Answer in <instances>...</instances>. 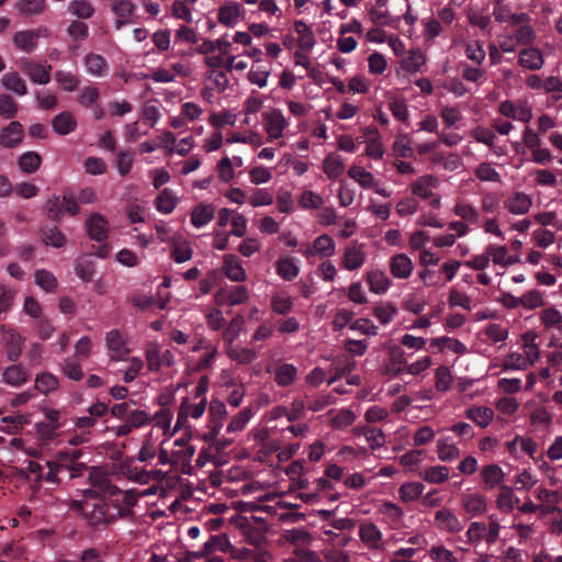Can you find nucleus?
Listing matches in <instances>:
<instances>
[{
	"instance_id": "obj_6",
	"label": "nucleus",
	"mask_w": 562,
	"mask_h": 562,
	"mask_svg": "<svg viewBox=\"0 0 562 562\" xmlns=\"http://www.w3.org/2000/svg\"><path fill=\"white\" fill-rule=\"evenodd\" d=\"M2 340L5 346V355L9 361L15 362L22 355L25 338L15 329L9 328L4 331Z\"/></svg>"
},
{
	"instance_id": "obj_29",
	"label": "nucleus",
	"mask_w": 562,
	"mask_h": 562,
	"mask_svg": "<svg viewBox=\"0 0 562 562\" xmlns=\"http://www.w3.org/2000/svg\"><path fill=\"white\" fill-rule=\"evenodd\" d=\"M59 386V380L50 372H43L35 378V390L42 394H49Z\"/></svg>"
},
{
	"instance_id": "obj_41",
	"label": "nucleus",
	"mask_w": 562,
	"mask_h": 562,
	"mask_svg": "<svg viewBox=\"0 0 562 562\" xmlns=\"http://www.w3.org/2000/svg\"><path fill=\"white\" fill-rule=\"evenodd\" d=\"M214 217V209L212 205L200 204L191 214V223L195 227H202L210 223Z\"/></svg>"
},
{
	"instance_id": "obj_39",
	"label": "nucleus",
	"mask_w": 562,
	"mask_h": 562,
	"mask_svg": "<svg viewBox=\"0 0 562 562\" xmlns=\"http://www.w3.org/2000/svg\"><path fill=\"white\" fill-rule=\"evenodd\" d=\"M300 272L294 259L286 257L277 261V273L284 280L291 281L297 277Z\"/></svg>"
},
{
	"instance_id": "obj_18",
	"label": "nucleus",
	"mask_w": 562,
	"mask_h": 562,
	"mask_svg": "<svg viewBox=\"0 0 562 562\" xmlns=\"http://www.w3.org/2000/svg\"><path fill=\"white\" fill-rule=\"evenodd\" d=\"M461 504L464 510L472 517L480 516L487 509L485 498L477 493L462 495Z\"/></svg>"
},
{
	"instance_id": "obj_33",
	"label": "nucleus",
	"mask_w": 562,
	"mask_h": 562,
	"mask_svg": "<svg viewBox=\"0 0 562 562\" xmlns=\"http://www.w3.org/2000/svg\"><path fill=\"white\" fill-rule=\"evenodd\" d=\"M42 164V157L36 151H26L19 157L18 166L24 173H34Z\"/></svg>"
},
{
	"instance_id": "obj_7",
	"label": "nucleus",
	"mask_w": 562,
	"mask_h": 562,
	"mask_svg": "<svg viewBox=\"0 0 562 562\" xmlns=\"http://www.w3.org/2000/svg\"><path fill=\"white\" fill-rule=\"evenodd\" d=\"M215 551L225 553L234 551V547L232 546L226 535L211 536L210 539L203 544L202 550L194 553V557L203 558L213 554Z\"/></svg>"
},
{
	"instance_id": "obj_64",
	"label": "nucleus",
	"mask_w": 562,
	"mask_h": 562,
	"mask_svg": "<svg viewBox=\"0 0 562 562\" xmlns=\"http://www.w3.org/2000/svg\"><path fill=\"white\" fill-rule=\"evenodd\" d=\"M431 560L436 562H457L453 553L443 546L432 547L429 551Z\"/></svg>"
},
{
	"instance_id": "obj_5",
	"label": "nucleus",
	"mask_w": 562,
	"mask_h": 562,
	"mask_svg": "<svg viewBox=\"0 0 562 562\" xmlns=\"http://www.w3.org/2000/svg\"><path fill=\"white\" fill-rule=\"evenodd\" d=\"M46 29H36V30H27V31H19L13 36V43L18 48L25 53H32L36 46L37 41L41 36L46 35Z\"/></svg>"
},
{
	"instance_id": "obj_42",
	"label": "nucleus",
	"mask_w": 562,
	"mask_h": 562,
	"mask_svg": "<svg viewBox=\"0 0 562 562\" xmlns=\"http://www.w3.org/2000/svg\"><path fill=\"white\" fill-rule=\"evenodd\" d=\"M424 484L419 482H407L400 487L401 499L405 503L416 501L424 492Z\"/></svg>"
},
{
	"instance_id": "obj_20",
	"label": "nucleus",
	"mask_w": 562,
	"mask_h": 562,
	"mask_svg": "<svg viewBox=\"0 0 562 562\" xmlns=\"http://www.w3.org/2000/svg\"><path fill=\"white\" fill-rule=\"evenodd\" d=\"M193 250L188 240L181 237L172 238L170 257L177 263L189 261L192 258Z\"/></svg>"
},
{
	"instance_id": "obj_32",
	"label": "nucleus",
	"mask_w": 562,
	"mask_h": 562,
	"mask_svg": "<svg viewBox=\"0 0 562 562\" xmlns=\"http://www.w3.org/2000/svg\"><path fill=\"white\" fill-rule=\"evenodd\" d=\"M297 375L296 368L291 363H283L278 367L274 374V381L279 386L291 385Z\"/></svg>"
},
{
	"instance_id": "obj_14",
	"label": "nucleus",
	"mask_w": 562,
	"mask_h": 562,
	"mask_svg": "<svg viewBox=\"0 0 562 562\" xmlns=\"http://www.w3.org/2000/svg\"><path fill=\"white\" fill-rule=\"evenodd\" d=\"M243 12L244 8L240 3L228 1L218 9L217 19L220 23L226 26H234Z\"/></svg>"
},
{
	"instance_id": "obj_24",
	"label": "nucleus",
	"mask_w": 562,
	"mask_h": 562,
	"mask_svg": "<svg viewBox=\"0 0 562 562\" xmlns=\"http://www.w3.org/2000/svg\"><path fill=\"white\" fill-rule=\"evenodd\" d=\"M83 64L87 72H89L92 76L102 77L106 75L108 63L104 59V57H102L99 54L89 53L85 57Z\"/></svg>"
},
{
	"instance_id": "obj_1",
	"label": "nucleus",
	"mask_w": 562,
	"mask_h": 562,
	"mask_svg": "<svg viewBox=\"0 0 562 562\" xmlns=\"http://www.w3.org/2000/svg\"><path fill=\"white\" fill-rule=\"evenodd\" d=\"M89 481L104 495L93 501H74L72 508L82 513L90 527L103 529L119 518L125 519L133 516L132 508L137 503V495L133 491L122 492L104 475L95 473L94 469L89 472Z\"/></svg>"
},
{
	"instance_id": "obj_35",
	"label": "nucleus",
	"mask_w": 562,
	"mask_h": 562,
	"mask_svg": "<svg viewBox=\"0 0 562 562\" xmlns=\"http://www.w3.org/2000/svg\"><path fill=\"white\" fill-rule=\"evenodd\" d=\"M323 169L329 179L335 180L344 172L342 159L336 154H329L324 159Z\"/></svg>"
},
{
	"instance_id": "obj_4",
	"label": "nucleus",
	"mask_w": 562,
	"mask_h": 562,
	"mask_svg": "<svg viewBox=\"0 0 562 562\" xmlns=\"http://www.w3.org/2000/svg\"><path fill=\"white\" fill-rule=\"evenodd\" d=\"M86 229L90 239L103 243L109 237V221L100 213H93L86 221Z\"/></svg>"
},
{
	"instance_id": "obj_23",
	"label": "nucleus",
	"mask_w": 562,
	"mask_h": 562,
	"mask_svg": "<svg viewBox=\"0 0 562 562\" xmlns=\"http://www.w3.org/2000/svg\"><path fill=\"white\" fill-rule=\"evenodd\" d=\"M224 270L226 277L232 281L241 282L246 279V272L235 255L224 257Z\"/></svg>"
},
{
	"instance_id": "obj_2",
	"label": "nucleus",
	"mask_w": 562,
	"mask_h": 562,
	"mask_svg": "<svg viewBox=\"0 0 562 562\" xmlns=\"http://www.w3.org/2000/svg\"><path fill=\"white\" fill-rule=\"evenodd\" d=\"M20 69L37 85H47L50 81L52 65L40 64L32 59L22 58L19 64Z\"/></svg>"
},
{
	"instance_id": "obj_13",
	"label": "nucleus",
	"mask_w": 562,
	"mask_h": 562,
	"mask_svg": "<svg viewBox=\"0 0 562 562\" xmlns=\"http://www.w3.org/2000/svg\"><path fill=\"white\" fill-rule=\"evenodd\" d=\"M82 457V450L69 449L56 452L53 460L57 464L56 467L63 472L67 479L70 473V469L75 467L76 460Z\"/></svg>"
},
{
	"instance_id": "obj_56",
	"label": "nucleus",
	"mask_w": 562,
	"mask_h": 562,
	"mask_svg": "<svg viewBox=\"0 0 562 562\" xmlns=\"http://www.w3.org/2000/svg\"><path fill=\"white\" fill-rule=\"evenodd\" d=\"M362 434L369 442L371 449L381 448L385 442L384 434L379 428L367 426L362 428Z\"/></svg>"
},
{
	"instance_id": "obj_21",
	"label": "nucleus",
	"mask_w": 562,
	"mask_h": 562,
	"mask_svg": "<svg viewBox=\"0 0 562 562\" xmlns=\"http://www.w3.org/2000/svg\"><path fill=\"white\" fill-rule=\"evenodd\" d=\"M248 299V290L244 285L233 286L229 291L220 290L216 293L218 302L226 300L231 306L241 304Z\"/></svg>"
},
{
	"instance_id": "obj_46",
	"label": "nucleus",
	"mask_w": 562,
	"mask_h": 562,
	"mask_svg": "<svg viewBox=\"0 0 562 562\" xmlns=\"http://www.w3.org/2000/svg\"><path fill=\"white\" fill-rule=\"evenodd\" d=\"M313 247L315 249V252L317 255H321L322 257H330L335 254V241L327 234L318 236L314 240Z\"/></svg>"
},
{
	"instance_id": "obj_48",
	"label": "nucleus",
	"mask_w": 562,
	"mask_h": 562,
	"mask_svg": "<svg viewBox=\"0 0 562 562\" xmlns=\"http://www.w3.org/2000/svg\"><path fill=\"white\" fill-rule=\"evenodd\" d=\"M363 252L357 247H348L345 250L344 266L348 270L358 269L363 263Z\"/></svg>"
},
{
	"instance_id": "obj_44",
	"label": "nucleus",
	"mask_w": 562,
	"mask_h": 562,
	"mask_svg": "<svg viewBox=\"0 0 562 562\" xmlns=\"http://www.w3.org/2000/svg\"><path fill=\"white\" fill-rule=\"evenodd\" d=\"M389 358H390L389 371L392 372L394 375L401 374L406 367L404 351L400 347L395 346V347L391 348V350L389 352Z\"/></svg>"
},
{
	"instance_id": "obj_3",
	"label": "nucleus",
	"mask_w": 562,
	"mask_h": 562,
	"mask_svg": "<svg viewBox=\"0 0 562 562\" xmlns=\"http://www.w3.org/2000/svg\"><path fill=\"white\" fill-rule=\"evenodd\" d=\"M23 139L24 127L19 121H11L0 130V146L3 148H16Z\"/></svg>"
},
{
	"instance_id": "obj_54",
	"label": "nucleus",
	"mask_w": 562,
	"mask_h": 562,
	"mask_svg": "<svg viewBox=\"0 0 562 562\" xmlns=\"http://www.w3.org/2000/svg\"><path fill=\"white\" fill-rule=\"evenodd\" d=\"M35 282L47 292H53L57 288V280L54 274L45 269L35 272Z\"/></svg>"
},
{
	"instance_id": "obj_60",
	"label": "nucleus",
	"mask_w": 562,
	"mask_h": 562,
	"mask_svg": "<svg viewBox=\"0 0 562 562\" xmlns=\"http://www.w3.org/2000/svg\"><path fill=\"white\" fill-rule=\"evenodd\" d=\"M299 204L302 209L318 210L323 205V199L317 193L307 190L302 193Z\"/></svg>"
},
{
	"instance_id": "obj_63",
	"label": "nucleus",
	"mask_w": 562,
	"mask_h": 562,
	"mask_svg": "<svg viewBox=\"0 0 562 562\" xmlns=\"http://www.w3.org/2000/svg\"><path fill=\"white\" fill-rule=\"evenodd\" d=\"M541 322L544 327L550 328L562 324V314L555 307H549L541 312Z\"/></svg>"
},
{
	"instance_id": "obj_59",
	"label": "nucleus",
	"mask_w": 562,
	"mask_h": 562,
	"mask_svg": "<svg viewBox=\"0 0 562 562\" xmlns=\"http://www.w3.org/2000/svg\"><path fill=\"white\" fill-rule=\"evenodd\" d=\"M67 34L74 41H85L89 36V27L85 22L75 20L68 25Z\"/></svg>"
},
{
	"instance_id": "obj_26",
	"label": "nucleus",
	"mask_w": 562,
	"mask_h": 562,
	"mask_svg": "<svg viewBox=\"0 0 562 562\" xmlns=\"http://www.w3.org/2000/svg\"><path fill=\"white\" fill-rule=\"evenodd\" d=\"M367 280L370 286V291L382 294L390 288L391 281L384 271L373 270L368 272Z\"/></svg>"
},
{
	"instance_id": "obj_22",
	"label": "nucleus",
	"mask_w": 562,
	"mask_h": 562,
	"mask_svg": "<svg viewBox=\"0 0 562 562\" xmlns=\"http://www.w3.org/2000/svg\"><path fill=\"white\" fill-rule=\"evenodd\" d=\"M41 238L46 246L60 248L66 244V236L55 225H44L41 228Z\"/></svg>"
},
{
	"instance_id": "obj_53",
	"label": "nucleus",
	"mask_w": 562,
	"mask_h": 562,
	"mask_svg": "<svg viewBox=\"0 0 562 562\" xmlns=\"http://www.w3.org/2000/svg\"><path fill=\"white\" fill-rule=\"evenodd\" d=\"M18 111V103L11 95L0 94V116L10 120L16 116Z\"/></svg>"
},
{
	"instance_id": "obj_61",
	"label": "nucleus",
	"mask_w": 562,
	"mask_h": 562,
	"mask_svg": "<svg viewBox=\"0 0 562 562\" xmlns=\"http://www.w3.org/2000/svg\"><path fill=\"white\" fill-rule=\"evenodd\" d=\"M61 370L64 374L70 380L80 381L83 378L81 366L70 358L64 360Z\"/></svg>"
},
{
	"instance_id": "obj_40",
	"label": "nucleus",
	"mask_w": 562,
	"mask_h": 562,
	"mask_svg": "<svg viewBox=\"0 0 562 562\" xmlns=\"http://www.w3.org/2000/svg\"><path fill=\"white\" fill-rule=\"evenodd\" d=\"M226 355L238 364H248L256 359V352L249 348H239L229 345Z\"/></svg>"
},
{
	"instance_id": "obj_9",
	"label": "nucleus",
	"mask_w": 562,
	"mask_h": 562,
	"mask_svg": "<svg viewBox=\"0 0 562 562\" xmlns=\"http://www.w3.org/2000/svg\"><path fill=\"white\" fill-rule=\"evenodd\" d=\"M435 525L447 532H459L463 529L461 520L448 508H442L435 514Z\"/></svg>"
},
{
	"instance_id": "obj_34",
	"label": "nucleus",
	"mask_w": 562,
	"mask_h": 562,
	"mask_svg": "<svg viewBox=\"0 0 562 562\" xmlns=\"http://www.w3.org/2000/svg\"><path fill=\"white\" fill-rule=\"evenodd\" d=\"M436 184L437 179L434 176H423L413 183L412 191L422 199H428L432 195L430 189L436 187Z\"/></svg>"
},
{
	"instance_id": "obj_55",
	"label": "nucleus",
	"mask_w": 562,
	"mask_h": 562,
	"mask_svg": "<svg viewBox=\"0 0 562 562\" xmlns=\"http://www.w3.org/2000/svg\"><path fill=\"white\" fill-rule=\"evenodd\" d=\"M426 57L422 50H412L408 57L403 61V67L408 72H417L420 67L425 64Z\"/></svg>"
},
{
	"instance_id": "obj_38",
	"label": "nucleus",
	"mask_w": 562,
	"mask_h": 562,
	"mask_svg": "<svg viewBox=\"0 0 562 562\" xmlns=\"http://www.w3.org/2000/svg\"><path fill=\"white\" fill-rule=\"evenodd\" d=\"M45 7V0H18L15 2V8L22 15L41 14L44 12Z\"/></svg>"
},
{
	"instance_id": "obj_30",
	"label": "nucleus",
	"mask_w": 562,
	"mask_h": 562,
	"mask_svg": "<svg viewBox=\"0 0 562 562\" xmlns=\"http://www.w3.org/2000/svg\"><path fill=\"white\" fill-rule=\"evenodd\" d=\"M68 12L78 19H91L95 12L94 7L88 0H71L68 4Z\"/></svg>"
},
{
	"instance_id": "obj_31",
	"label": "nucleus",
	"mask_w": 562,
	"mask_h": 562,
	"mask_svg": "<svg viewBox=\"0 0 562 562\" xmlns=\"http://www.w3.org/2000/svg\"><path fill=\"white\" fill-rule=\"evenodd\" d=\"M124 345L123 337L117 329H112L106 334V346L111 351L116 353L112 356V359L120 360L128 352Z\"/></svg>"
},
{
	"instance_id": "obj_8",
	"label": "nucleus",
	"mask_w": 562,
	"mask_h": 562,
	"mask_svg": "<svg viewBox=\"0 0 562 562\" xmlns=\"http://www.w3.org/2000/svg\"><path fill=\"white\" fill-rule=\"evenodd\" d=\"M359 538L369 548L380 550L383 548V537L373 522H363L359 527Z\"/></svg>"
},
{
	"instance_id": "obj_58",
	"label": "nucleus",
	"mask_w": 562,
	"mask_h": 562,
	"mask_svg": "<svg viewBox=\"0 0 562 562\" xmlns=\"http://www.w3.org/2000/svg\"><path fill=\"white\" fill-rule=\"evenodd\" d=\"M216 169H217L218 179L225 183L231 182L235 177L233 161L227 156L223 157L218 161Z\"/></svg>"
},
{
	"instance_id": "obj_10",
	"label": "nucleus",
	"mask_w": 562,
	"mask_h": 562,
	"mask_svg": "<svg viewBox=\"0 0 562 562\" xmlns=\"http://www.w3.org/2000/svg\"><path fill=\"white\" fill-rule=\"evenodd\" d=\"M263 123L266 131L271 138H280L285 127V120L280 110L273 109L270 112L263 113Z\"/></svg>"
},
{
	"instance_id": "obj_51",
	"label": "nucleus",
	"mask_w": 562,
	"mask_h": 562,
	"mask_svg": "<svg viewBox=\"0 0 562 562\" xmlns=\"http://www.w3.org/2000/svg\"><path fill=\"white\" fill-rule=\"evenodd\" d=\"M520 305L527 310H535L544 305L543 295L538 290H530L519 297Z\"/></svg>"
},
{
	"instance_id": "obj_43",
	"label": "nucleus",
	"mask_w": 562,
	"mask_h": 562,
	"mask_svg": "<svg viewBox=\"0 0 562 562\" xmlns=\"http://www.w3.org/2000/svg\"><path fill=\"white\" fill-rule=\"evenodd\" d=\"M481 475L488 488H492L503 481L504 472L499 465L488 464L483 468Z\"/></svg>"
},
{
	"instance_id": "obj_52",
	"label": "nucleus",
	"mask_w": 562,
	"mask_h": 562,
	"mask_svg": "<svg viewBox=\"0 0 562 562\" xmlns=\"http://www.w3.org/2000/svg\"><path fill=\"white\" fill-rule=\"evenodd\" d=\"M47 215L50 220L59 222L64 216V202L59 195L53 194L46 203Z\"/></svg>"
},
{
	"instance_id": "obj_62",
	"label": "nucleus",
	"mask_w": 562,
	"mask_h": 562,
	"mask_svg": "<svg viewBox=\"0 0 562 562\" xmlns=\"http://www.w3.org/2000/svg\"><path fill=\"white\" fill-rule=\"evenodd\" d=\"M244 317L241 315H236L228 324L224 333V339L232 345V342L239 335L243 326H244Z\"/></svg>"
},
{
	"instance_id": "obj_19",
	"label": "nucleus",
	"mask_w": 562,
	"mask_h": 562,
	"mask_svg": "<svg viewBox=\"0 0 562 562\" xmlns=\"http://www.w3.org/2000/svg\"><path fill=\"white\" fill-rule=\"evenodd\" d=\"M531 203V199L528 194L516 192L506 200L505 205L512 214L521 215L529 211Z\"/></svg>"
},
{
	"instance_id": "obj_28",
	"label": "nucleus",
	"mask_w": 562,
	"mask_h": 562,
	"mask_svg": "<svg viewBox=\"0 0 562 562\" xmlns=\"http://www.w3.org/2000/svg\"><path fill=\"white\" fill-rule=\"evenodd\" d=\"M54 460H48L45 462V470L41 474V482H45L52 485V488L60 485L65 481V476Z\"/></svg>"
},
{
	"instance_id": "obj_45",
	"label": "nucleus",
	"mask_w": 562,
	"mask_h": 562,
	"mask_svg": "<svg viewBox=\"0 0 562 562\" xmlns=\"http://www.w3.org/2000/svg\"><path fill=\"white\" fill-rule=\"evenodd\" d=\"M76 274L85 282H90L95 274V263L89 258H80L75 266Z\"/></svg>"
},
{
	"instance_id": "obj_36",
	"label": "nucleus",
	"mask_w": 562,
	"mask_h": 562,
	"mask_svg": "<svg viewBox=\"0 0 562 562\" xmlns=\"http://www.w3.org/2000/svg\"><path fill=\"white\" fill-rule=\"evenodd\" d=\"M420 476L428 483L441 484L449 479V469L445 465L429 467L424 470Z\"/></svg>"
},
{
	"instance_id": "obj_47",
	"label": "nucleus",
	"mask_w": 562,
	"mask_h": 562,
	"mask_svg": "<svg viewBox=\"0 0 562 562\" xmlns=\"http://www.w3.org/2000/svg\"><path fill=\"white\" fill-rule=\"evenodd\" d=\"M55 80L68 92L76 91L79 87V78L70 71L57 70Z\"/></svg>"
},
{
	"instance_id": "obj_50",
	"label": "nucleus",
	"mask_w": 562,
	"mask_h": 562,
	"mask_svg": "<svg viewBox=\"0 0 562 562\" xmlns=\"http://www.w3.org/2000/svg\"><path fill=\"white\" fill-rule=\"evenodd\" d=\"M348 176L356 180L361 187L370 188L374 183V177L362 167L353 166L348 170Z\"/></svg>"
},
{
	"instance_id": "obj_11",
	"label": "nucleus",
	"mask_w": 562,
	"mask_h": 562,
	"mask_svg": "<svg viewBox=\"0 0 562 562\" xmlns=\"http://www.w3.org/2000/svg\"><path fill=\"white\" fill-rule=\"evenodd\" d=\"M30 380V372L22 364H12L2 372V381L13 387H20Z\"/></svg>"
},
{
	"instance_id": "obj_25",
	"label": "nucleus",
	"mask_w": 562,
	"mask_h": 562,
	"mask_svg": "<svg viewBox=\"0 0 562 562\" xmlns=\"http://www.w3.org/2000/svg\"><path fill=\"white\" fill-rule=\"evenodd\" d=\"M1 83L3 88L12 91L16 95H25L27 87L25 80L16 71H10L2 76Z\"/></svg>"
},
{
	"instance_id": "obj_37",
	"label": "nucleus",
	"mask_w": 562,
	"mask_h": 562,
	"mask_svg": "<svg viewBox=\"0 0 562 562\" xmlns=\"http://www.w3.org/2000/svg\"><path fill=\"white\" fill-rule=\"evenodd\" d=\"M465 416L480 427H486L494 416V412L487 407H473L465 412Z\"/></svg>"
},
{
	"instance_id": "obj_49",
	"label": "nucleus",
	"mask_w": 562,
	"mask_h": 562,
	"mask_svg": "<svg viewBox=\"0 0 562 562\" xmlns=\"http://www.w3.org/2000/svg\"><path fill=\"white\" fill-rule=\"evenodd\" d=\"M251 416L252 411L250 407L241 409L227 425V432L241 431L250 420Z\"/></svg>"
},
{
	"instance_id": "obj_27",
	"label": "nucleus",
	"mask_w": 562,
	"mask_h": 562,
	"mask_svg": "<svg viewBox=\"0 0 562 562\" xmlns=\"http://www.w3.org/2000/svg\"><path fill=\"white\" fill-rule=\"evenodd\" d=\"M294 31L299 35V46L304 50H310L315 45V37L312 29L302 20L294 22Z\"/></svg>"
},
{
	"instance_id": "obj_17",
	"label": "nucleus",
	"mask_w": 562,
	"mask_h": 562,
	"mask_svg": "<svg viewBox=\"0 0 562 562\" xmlns=\"http://www.w3.org/2000/svg\"><path fill=\"white\" fill-rule=\"evenodd\" d=\"M544 64L543 56L538 48H524L519 53L518 65L529 70H539Z\"/></svg>"
},
{
	"instance_id": "obj_12",
	"label": "nucleus",
	"mask_w": 562,
	"mask_h": 562,
	"mask_svg": "<svg viewBox=\"0 0 562 562\" xmlns=\"http://www.w3.org/2000/svg\"><path fill=\"white\" fill-rule=\"evenodd\" d=\"M390 271L394 278L407 279L413 271V262L406 254H397L390 259Z\"/></svg>"
},
{
	"instance_id": "obj_57",
	"label": "nucleus",
	"mask_w": 562,
	"mask_h": 562,
	"mask_svg": "<svg viewBox=\"0 0 562 562\" xmlns=\"http://www.w3.org/2000/svg\"><path fill=\"white\" fill-rule=\"evenodd\" d=\"M156 207L159 212H161L164 214H169L175 210L176 200L168 189H164L159 193V195L156 200Z\"/></svg>"
},
{
	"instance_id": "obj_16",
	"label": "nucleus",
	"mask_w": 562,
	"mask_h": 562,
	"mask_svg": "<svg viewBox=\"0 0 562 562\" xmlns=\"http://www.w3.org/2000/svg\"><path fill=\"white\" fill-rule=\"evenodd\" d=\"M53 131L61 136L68 135L77 128V120L69 111H64L52 120Z\"/></svg>"
},
{
	"instance_id": "obj_15",
	"label": "nucleus",
	"mask_w": 562,
	"mask_h": 562,
	"mask_svg": "<svg viewBox=\"0 0 562 562\" xmlns=\"http://www.w3.org/2000/svg\"><path fill=\"white\" fill-rule=\"evenodd\" d=\"M146 360L150 371H159L161 366L170 367L173 363V355L170 350L160 353L157 347L149 348L146 352Z\"/></svg>"
}]
</instances>
